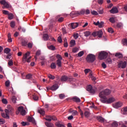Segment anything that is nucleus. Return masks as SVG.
<instances>
[{"label": "nucleus", "instance_id": "5701e85b", "mask_svg": "<svg viewBox=\"0 0 127 127\" xmlns=\"http://www.w3.org/2000/svg\"><path fill=\"white\" fill-rule=\"evenodd\" d=\"M70 47H73L76 44V41L75 40H71L70 42Z\"/></svg>", "mask_w": 127, "mask_h": 127}, {"label": "nucleus", "instance_id": "c03bdc74", "mask_svg": "<svg viewBox=\"0 0 127 127\" xmlns=\"http://www.w3.org/2000/svg\"><path fill=\"white\" fill-rule=\"evenodd\" d=\"M109 21L111 22V23H115L116 22V20L115 19V18L111 17L109 19Z\"/></svg>", "mask_w": 127, "mask_h": 127}, {"label": "nucleus", "instance_id": "dca6fc26", "mask_svg": "<svg viewBox=\"0 0 127 127\" xmlns=\"http://www.w3.org/2000/svg\"><path fill=\"white\" fill-rule=\"evenodd\" d=\"M28 121L30 123H32V124H33L34 125H35V124H36V123L35 122V120H34V118H33V117H29L28 118Z\"/></svg>", "mask_w": 127, "mask_h": 127}, {"label": "nucleus", "instance_id": "052dcab7", "mask_svg": "<svg viewBox=\"0 0 127 127\" xmlns=\"http://www.w3.org/2000/svg\"><path fill=\"white\" fill-rule=\"evenodd\" d=\"M123 26V24L122 23H118L117 24V27H118V28H121Z\"/></svg>", "mask_w": 127, "mask_h": 127}, {"label": "nucleus", "instance_id": "1a4fd4ad", "mask_svg": "<svg viewBox=\"0 0 127 127\" xmlns=\"http://www.w3.org/2000/svg\"><path fill=\"white\" fill-rule=\"evenodd\" d=\"M87 91L90 92V94H92V95H94L96 93V90L93 89V87L91 85L87 86Z\"/></svg>", "mask_w": 127, "mask_h": 127}, {"label": "nucleus", "instance_id": "f03ea898", "mask_svg": "<svg viewBox=\"0 0 127 127\" xmlns=\"http://www.w3.org/2000/svg\"><path fill=\"white\" fill-rule=\"evenodd\" d=\"M86 60L88 63H93L96 60V56L89 54L87 56Z\"/></svg>", "mask_w": 127, "mask_h": 127}, {"label": "nucleus", "instance_id": "4c0bfd02", "mask_svg": "<svg viewBox=\"0 0 127 127\" xmlns=\"http://www.w3.org/2000/svg\"><path fill=\"white\" fill-rule=\"evenodd\" d=\"M48 48L50 50H52V51L55 50V46H54L53 45H51L50 46H48Z\"/></svg>", "mask_w": 127, "mask_h": 127}, {"label": "nucleus", "instance_id": "f3484780", "mask_svg": "<svg viewBox=\"0 0 127 127\" xmlns=\"http://www.w3.org/2000/svg\"><path fill=\"white\" fill-rule=\"evenodd\" d=\"M68 79V76L66 75H63L61 78V82H66Z\"/></svg>", "mask_w": 127, "mask_h": 127}, {"label": "nucleus", "instance_id": "13d9d810", "mask_svg": "<svg viewBox=\"0 0 127 127\" xmlns=\"http://www.w3.org/2000/svg\"><path fill=\"white\" fill-rule=\"evenodd\" d=\"M64 18L63 17H60L58 19V21L59 22H62L63 21H64Z\"/></svg>", "mask_w": 127, "mask_h": 127}, {"label": "nucleus", "instance_id": "a19ab883", "mask_svg": "<svg viewBox=\"0 0 127 127\" xmlns=\"http://www.w3.org/2000/svg\"><path fill=\"white\" fill-rule=\"evenodd\" d=\"M115 56L116 57H119V58H123V55L120 53H116L115 55Z\"/></svg>", "mask_w": 127, "mask_h": 127}, {"label": "nucleus", "instance_id": "09e8293b", "mask_svg": "<svg viewBox=\"0 0 127 127\" xmlns=\"http://www.w3.org/2000/svg\"><path fill=\"white\" fill-rule=\"evenodd\" d=\"M91 13L93 15H98V12L95 10L91 11Z\"/></svg>", "mask_w": 127, "mask_h": 127}, {"label": "nucleus", "instance_id": "0e129e2a", "mask_svg": "<svg viewBox=\"0 0 127 127\" xmlns=\"http://www.w3.org/2000/svg\"><path fill=\"white\" fill-rule=\"evenodd\" d=\"M103 25H104V22H101L100 23H99L98 27H99L100 28H102V27H103Z\"/></svg>", "mask_w": 127, "mask_h": 127}, {"label": "nucleus", "instance_id": "393cba45", "mask_svg": "<svg viewBox=\"0 0 127 127\" xmlns=\"http://www.w3.org/2000/svg\"><path fill=\"white\" fill-rule=\"evenodd\" d=\"M26 79L27 80H31L32 79V74L29 73L26 75Z\"/></svg>", "mask_w": 127, "mask_h": 127}, {"label": "nucleus", "instance_id": "de8ad7c7", "mask_svg": "<svg viewBox=\"0 0 127 127\" xmlns=\"http://www.w3.org/2000/svg\"><path fill=\"white\" fill-rule=\"evenodd\" d=\"M10 26L12 28H13L15 26V22L13 21H12L10 22Z\"/></svg>", "mask_w": 127, "mask_h": 127}, {"label": "nucleus", "instance_id": "cd10ccee", "mask_svg": "<svg viewBox=\"0 0 127 127\" xmlns=\"http://www.w3.org/2000/svg\"><path fill=\"white\" fill-rule=\"evenodd\" d=\"M84 34L85 37H88L91 35V32L90 31H86L84 32Z\"/></svg>", "mask_w": 127, "mask_h": 127}, {"label": "nucleus", "instance_id": "0eeeda50", "mask_svg": "<svg viewBox=\"0 0 127 127\" xmlns=\"http://www.w3.org/2000/svg\"><path fill=\"white\" fill-rule=\"evenodd\" d=\"M18 112H16V114L18 115V113L20 112L22 116H25L26 111L23 109V107H19L17 109Z\"/></svg>", "mask_w": 127, "mask_h": 127}, {"label": "nucleus", "instance_id": "bf43d9fd", "mask_svg": "<svg viewBox=\"0 0 127 127\" xmlns=\"http://www.w3.org/2000/svg\"><path fill=\"white\" fill-rule=\"evenodd\" d=\"M108 32L110 33H114V30L112 28H108Z\"/></svg>", "mask_w": 127, "mask_h": 127}, {"label": "nucleus", "instance_id": "e433bc0d", "mask_svg": "<svg viewBox=\"0 0 127 127\" xmlns=\"http://www.w3.org/2000/svg\"><path fill=\"white\" fill-rule=\"evenodd\" d=\"M51 68H52V69H56V64L55 63H52L51 64Z\"/></svg>", "mask_w": 127, "mask_h": 127}, {"label": "nucleus", "instance_id": "f704fd0d", "mask_svg": "<svg viewBox=\"0 0 127 127\" xmlns=\"http://www.w3.org/2000/svg\"><path fill=\"white\" fill-rule=\"evenodd\" d=\"M118 126L119 124L116 122L112 123L111 124V127H118Z\"/></svg>", "mask_w": 127, "mask_h": 127}, {"label": "nucleus", "instance_id": "6ab92c4d", "mask_svg": "<svg viewBox=\"0 0 127 127\" xmlns=\"http://www.w3.org/2000/svg\"><path fill=\"white\" fill-rule=\"evenodd\" d=\"M79 26V24L78 23H72L71 24V27L72 29H75L76 27H78Z\"/></svg>", "mask_w": 127, "mask_h": 127}, {"label": "nucleus", "instance_id": "f257e3e1", "mask_svg": "<svg viewBox=\"0 0 127 127\" xmlns=\"http://www.w3.org/2000/svg\"><path fill=\"white\" fill-rule=\"evenodd\" d=\"M111 92V90L109 89H105L99 93V97L100 99H106L107 98L106 96H109V95H110Z\"/></svg>", "mask_w": 127, "mask_h": 127}, {"label": "nucleus", "instance_id": "72a5a7b5", "mask_svg": "<svg viewBox=\"0 0 127 127\" xmlns=\"http://www.w3.org/2000/svg\"><path fill=\"white\" fill-rule=\"evenodd\" d=\"M41 54V53L40 52V51L39 50H38L37 51L36 53V56H35V59H37V57L36 56H39V55H40Z\"/></svg>", "mask_w": 127, "mask_h": 127}, {"label": "nucleus", "instance_id": "e2e57ef3", "mask_svg": "<svg viewBox=\"0 0 127 127\" xmlns=\"http://www.w3.org/2000/svg\"><path fill=\"white\" fill-rule=\"evenodd\" d=\"M60 99H64L65 98V95L63 94H59Z\"/></svg>", "mask_w": 127, "mask_h": 127}, {"label": "nucleus", "instance_id": "2eb2a0df", "mask_svg": "<svg viewBox=\"0 0 127 127\" xmlns=\"http://www.w3.org/2000/svg\"><path fill=\"white\" fill-rule=\"evenodd\" d=\"M96 119L100 123H105V119H104V118H103V117H102L101 116H97Z\"/></svg>", "mask_w": 127, "mask_h": 127}, {"label": "nucleus", "instance_id": "9b49d317", "mask_svg": "<svg viewBox=\"0 0 127 127\" xmlns=\"http://www.w3.org/2000/svg\"><path fill=\"white\" fill-rule=\"evenodd\" d=\"M56 121V117L55 116H47L46 118V121L48 122H51V121Z\"/></svg>", "mask_w": 127, "mask_h": 127}, {"label": "nucleus", "instance_id": "5fc2aeb1", "mask_svg": "<svg viewBox=\"0 0 127 127\" xmlns=\"http://www.w3.org/2000/svg\"><path fill=\"white\" fill-rule=\"evenodd\" d=\"M79 113H80V115H81V118H84V113H83L82 110L80 109V110L79 111Z\"/></svg>", "mask_w": 127, "mask_h": 127}, {"label": "nucleus", "instance_id": "a211bd4d", "mask_svg": "<svg viewBox=\"0 0 127 127\" xmlns=\"http://www.w3.org/2000/svg\"><path fill=\"white\" fill-rule=\"evenodd\" d=\"M72 100L73 102H75L76 103H80V102H81V99H80V98L77 96L73 97Z\"/></svg>", "mask_w": 127, "mask_h": 127}, {"label": "nucleus", "instance_id": "473e14b6", "mask_svg": "<svg viewBox=\"0 0 127 127\" xmlns=\"http://www.w3.org/2000/svg\"><path fill=\"white\" fill-rule=\"evenodd\" d=\"M56 127H65V126L64 125H63V124H60V123L59 122H57L55 124Z\"/></svg>", "mask_w": 127, "mask_h": 127}, {"label": "nucleus", "instance_id": "603ef678", "mask_svg": "<svg viewBox=\"0 0 127 127\" xmlns=\"http://www.w3.org/2000/svg\"><path fill=\"white\" fill-rule=\"evenodd\" d=\"M77 51H79V49H78V48H74L72 49V52H73V53H76Z\"/></svg>", "mask_w": 127, "mask_h": 127}, {"label": "nucleus", "instance_id": "8fccbe9b", "mask_svg": "<svg viewBox=\"0 0 127 127\" xmlns=\"http://www.w3.org/2000/svg\"><path fill=\"white\" fill-rule=\"evenodd\" d=\"M123 115H127V107L124 108Z\"/></svg>", "mask_w": 127, "mask_h": 127}, {"label": "nucleus", "instance_id": "9d476101", "mask_svg": "<svg viewBox=\"0 0 127 127\" xmlns=\"http://www.w3.org/2000/svg\"><path fill=\"white\" fill-rule=\"evenodd\" d=\"M30 55V53L29 52H27L25 55H24L22 59L23 63H25L27 62L26 59H27V57Z\"/></svg>", "mask_w": 127, "mask_h": 127}, {"label": "nucleus", "instance_id": "49530a36", "mask_svg": "<svg viewBox=\"0 0 127 127\" xmlns=\"http://www.w3.org/2000/svg\"><path fill=\"white\" fill-rule=\"evenodd\" d=\"M85 12H86V10H81V11H78V15H81V14H85Z\"/></svg>", "mask_w": 127, "mask_h": 127}, {"label": "nucleus", "instance_id": "680f3d73", "mask_svg": "<svg viewBox=\"0 0 127 127\" xmlns=\"http://www.w3.org/2000/svg\"><path fill=\"white\" fill-rule=\"evenodd\" d=\"M9 84H10V82H9V80H7L5 82V84L6 87H8L9 86Z\"/></svg>", "mask_w": 127, "mask_h": 127}, {"label": "nucleus", "instance_id": "a878e982", "mask_svg": "<svg viewBox=\"0 0 127 127\" xmlns=\"http://www.w3.org/2000/svg\"><path fill=\"white\" fill-rule=\"evenodd\" d=\"M7 109H8V111H9V113L10 115L12 114V111H13V109H12V108H11V107L10 106H7Z\"/></svg>", "mask_w": 127, "mask_h": 127}, {"label": "nucleus", "instance_id": "aec40b11", "mask_svg": "<svg viewBox=\"0 0 127 127\" xmlns=\"http://www.w3.org/2000/svg\"><path fill=\"white\" fill-rule=\"evenodd\" d=\"M58 89V84H54L52 87H51V90L52 91H56Z\"/></svg>", "mask_w": 127, "mask_h": 127}, {"label": "nucleus", "instance_id": "20e7f679", "mask_svg": "<svg viewBox=\"0 0 127 127\" xmlns=\"http://www.w3.org/2000/svg\"><path fill=\"white\" fill-rule=\"evenodd\" d=\"M108 57V53L102 51L99 54V58L100 60H104V59H106Z\"/></svg>", "mask_w": 127, "mask_h": 127}, {"label": "nucleus", "instance_id": "6e6d98bb", "mask_svg": "<svg viewBox=\"0 0 127 127\" xmlns=\"http://www.w3.org/2000/svg\"><path fill=\"white\" fill-rule=\"evenodd\" d=\"M33 99L35 101H37V100H38V96L35 95H33Z\"/></svg>", "mask_w": 127, "mask_h": 127}, {"label": "nucleus", "instance_id": "39448f33", "mask_svg": "<svg viewBox=\"0 0 127 127\" xmlns=\"http://www.w3.org/2000/svg\"><path fill=\"white\" fill-rule=\"evenodd\" d=\"M0 4H2L3 5V6L2 7V8L4 9V8H9L10 7H11V6L8 4V3L7 2H6V1H5V0H0Z\"/></svg>", "mask_w": 127, "mask_h": 127}, {"label": "nucleus", "instance_id": "c85d7f7f", "mask_svg": "<svg viewBox=\"0 0 127 127\" xmlns=\"http://www.w3.org/2000/svg\"><path fill=\"white\" fill-rule=\"evenodd\" d=\"M4 53H6V54H9V53L10 52V49L8 48H5L4 50Z\"/></svg>", "mask_w": 127, "mask_h": 127}, {"label": "nucleus", "instance_id": "37998d69", "mask_svg": "<svg viewBox=\"0 0 127 127\" xmlns=\"http://www.w3.org/2000/svg\"><path fill=\"white\" fill-rule=\"evenodd\" d=\"M48 77L49 79H51V80H54V79H55V76L50 74H48Z\"/></svg>", "mask_w": 127, "mask_h": 127}, {"label": "nucleus", "instance_id": "a18cd8bd", "mask_svg": "<svg viewBox=\"0 0 127 127\" xmlns=\"http://www.w3.org/2000/svg\"><path fill=\"white\" fill-rule=\"evenodd\" d=\"M84 51H82L81 52H80L78 54V57H82V56H83L84 55Z\"/></svg>", "mask_w": 127, "mask_h": 127}, {"label": "nucleus", "instance_id": "412c9836", "mask_svg": "<svg viewBox=\"0 0 127 127\" xmlns=\"http://www.w3.org/2000/svg\"><path fill=\"white\" fill-rule=\"evenodd\" d=\"M38 113L42 115V116H44L45 115V111L42 109H40L38 110Z\"/></svg>", "mask_w": 127, "mask_h": 127}, {"label": "nucleus", "instance_id": "f8f14e48", "mask_svg": "<svg viewBox=\"0 0 127 127\" xmlns=\"http://www.w3.org/2000/svg\"><path fill=\"white\" fill-rule=\"evenodd\" d=\"M110 12H111V13L115 14V13H118V12H119V9H118V8L117 7H113L112 9L110 10Z\"/></svg>", "mask_w": 127, "mask_h": 127}, {"label": "nucleus", "instance_id": "6e6552de", "mask_svg": "<svg viewBox=\"0 0 127 127\" xmlns=\"http://www.w3.org/2000/svg\"><path fill=\"white\" fill-rule=\"evenodd\" d=\"M127 67V62L121 61L118 64V68H122L125 69Z\"/></svg>", "mask_w": 127, "mask_h": 127}, {"label": "nucleus", "instance_id": "b1692460", "mask_svg": "<svg viewBox=\"0 0 127 127\" xmlns=\"http://www.w3.org/2000/svg\"><path fill=\"white\" fill-rule=\"evenodd\" d=\"M13 14L10 13L8 14V18L9 19V20H11L12 19H13Z\"/></svg>", "mask_w": 127, "mask_h": 127}, {"label": "nucleus", "instance_id": "3c124183", "mask_svg": "<svg viewBox=\"0 0 127 127\" xmlns=\"http://www.w3.org/2000/svg\"><path fill=\"white\" fill-rule=\"evenodd\" d=\"M73 37L74 39H78V38L79 37V34L76 33L73 34Z\"/></svg>", "mask_w": 127, "mask_h": 127}, {"label": "nucleus", "instance_id": "7c9ffc66", "mask_svg": "<svg viewBox=\"0 0 127 127\" xmlns=\"http://www.w3.org/2000/svg\"><path fill=\"white\" fill-rule=\"evenodd\" d=\"M43 39L45 41H47L48 39H49V36L47 34H45L43 35Z\"/></svg>", "mask_w": 127, "mask_h": 127}, {"label": "nucleus", "instance_id": "58836bf2", "mask_svg": "<svg viewBox=\"0 0 127 127\" xmlns=\"http://www.w3.org/2000/svg\"><path fill=\"white\" fill-rule=\"evenodd\" d=\"M122 43L123 45L125 46H127V39H124L122 40Z\"/></svg>", "mask_w": 127, "mask_h": 127}, {"label": "nucleus", "instance_id": "ea45409f", "mask_svg": "<svg viewBox=\"0 0 127 127\" xmlns=\"http://www.w3.org/2000/svg\"><path fill=\"white\" fill-rule=\"evenodd\" d=\"M84 116L85 118H89L90 117V112L88 111H85L84 112Z\"/></svg>", "mask_w": 127, "mask_h": 127}, {"label": "nucleus", "instance_id": "69168bd1", "mask_svg": "<svg viewBox=\"0 0 127 127\" xmlns=\"http://www.w3.org/2000/svg\"><path fill=\"white\" fill-rule=\"evenodd\" d=\"M2 102L3 104L6 105V104H7V100L6 99H2Z\"/></svg>", "mask_w": 127, "mask_h": 127}, {"label": "nucleus", "instance_id": "774afa93", "mask_svg": "<svg viewBox=\"0 0 127 127\" xmlns=\"http://www.w3.org/2000/svg\"><path fill=\"white\" fill-rule=\"evenodd\" d=\"M124 9L125 11H126V12H127V4L124 5Z\"/></svg>", "mask_w": 127, "mask_h": 127}, {"label": "nucleus", "instance_id": "423d86ee", "mask_svg": "<svg viewBox=\"0 0 127 127\" xmlns=\"http://www.w3.org/2000/svg\"><path fill=\"white\" fill-rule=\"evenodd\" d=\"M92 35H93V36L94 37H96V36H98L99 38H101V37L103 36V31H102V30H99L98 31L94 32L92 33Z\"/></svg>", "mask_w": 127, "mask_h": 127}, {"label": "nucleus", "instance_id": "338daca9", "mask_svg": "<svg viewBox=\"0 0 127 127\" xmlns=\"http://www.w3.org/2000/svg\"><path fill=\"white\" fill-rule=\"evenodd\" d=\"M58 42H60V43L62 42V38H61V36H59L58 38Z\"/></svg>", "mask_w": 127, "mask_h": 127}, {"label": "nucleus", "instance_id": "2f4dec72", "mask_svg": "<svg viewBox=\"0 0 127 127\" xmlns=\"http://www.w3.org/2000/svg\"><path fill=\"white\" fill-rule=\"evenodd\" d=\"M69 112L70 113H72L73 116H76V115L78 114V112L77 111L75 110L72 111V109H70Z\"/></svg>", "mask_w": 127, "mask_h": 127}, {"label": "nucleus", "instance_id": "79ce46f5", "mask_svg": "<svg viewBox=\"0 0 127 127\" xmlns=\"http://www.w3.org/2000/svg\"><path fill=\"white\" fill-rule=\"evenodd\" d=\"M106 63L107 64H112V59L111 58H108L106 61Z\"/></svg>", "mask_w": 127, "mask_h": 127}, {"label": "nucleus", "instance_id": "4468645a", "mask_svg": "<svg viewBox=\"0 0 127 127\" xmlns=\"http://www.w3.org/2000/svg\"><path fill=\"white\" fill-rule=\"evenodd\" d=\"M70 15L71 17H75L76 16H78L79 11H72L70 13Z\"/></svg>", "mask_w": 127, "mask_h": 127}, {"label": "nucleus", "instance_id": "4d7b16f0", "mask_svg": "<svg viewBox=\"0 0 127 127\" xmlns=\"http://www.w3.org/2000/svg\"><path fill=\"white\" fill-rule=\"evenodd\" d=\"M8 65L9 66H12V65H13V62H12V61L11 60L9 61L8 62Z\"/></svg>", "mask_w": 127, "mask_h": 127}, {"label": "nucleus", "instance_id": "7ed1b4c3", "mask_svg": "<svg viewBox=\"0 0 127 127\" xmlns=\"http://www.w3.org/2000/svg\"><path fill=\"white\" fill-rule=\"evenodd\" d=\"M100 101L101 103H103V104H112L113 102H115V99L114 97H110L108 99L106 97L104 99H100Z\"/></svg>", "mask_w": 127, "mask_h": 127}, {"label": "nucleus", "instance_id": "c9c22d12", "mask_svg": "<svg viewBox=\"0 0 127 127\" xmlns=\"http://www.w3.org/2000/svg\"><path fill=\"white\" fill-rule=\"evenodd\" d=\"M11 101L12 103H13L14 104H15V103H16V97L13 96L11 97Z\"/></svg>", "mask_w": 127, "mask_h": 127}, {"label": "nucleus", "instance_id": "c756f323", "mask_svg": "<svg viewBox=\"0 0 127 127\" xmlns=\"http://www.w3.org/2000/svg\"><path fill=\"white\" fill-rule=\"evenodd\" d=\"M2 118H5L6 119H9V115L6 114V113H3L1 114Z\"/></svg>", "mask_w": 127, "mask_h": 127}, {"label": "nucleus", "instance_id": "ddd939ff", "mask_svg": "<svg viewBox=\"0 0 127 127\" xmlns=\"http://www.w3.org/2000/svg\"><path fill=\"white\" fill-rule=\"evenodd\" d=\"M123 106V103L122 102H117L115 104H113V107L115 109H119V108H121Z\"/></svg>", "mask_w": 127, "mask_h": 127}, {"label": "nucleus", "instance_id": "bb28decb", "mask_svg": "<svg viewBox=\"0 0 127 127\" xmlns=\"http://www.w3.org/2000/svg\"><path fill=\"white\" fill-rule=\"evenodd\" d=\"M45 125L47 127H53V124L50 122H45Z\"/></svg>", "mask_w": 127, "mask_h": 127}, {"label": "nucleus", "instance_id": "4be33fe9", "mask_svg": "<svg viewBox=\"0 0 127 127\" xmlns=\"http://www.w3.org/2000/svg\"><path fill=\"white\" fill-rule=\"evenodd\" d=\"M57 65L58 67H62V62L60 60H57Z\"/></svg>", "mask_w": 127, "mask_h": 127}, {"label": "nucleus", "instance_id": "864d4df0", "mask_svg": "<svg viewBox=\"0 0 127 127\" xmlns=\"http://www.w3.org/2000/svg\"><path fill=\"white\" fill-rule=\"evenodd\" d=\"M56 57L58 59V60H62L63 58L60 55H57Z\"/></svg>", "mask_w": 127, "mask_h": 127}]
</instances>
